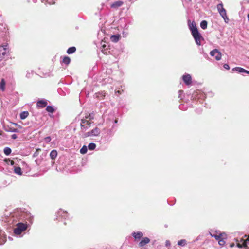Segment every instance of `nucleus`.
Wrapping results in <instances>:
<instances>
[{"label":"nucleus","mask_w":249,"mask_h":249,"mask_svg":"<svg viewBox=\"0 0 249 249\" xmlns=\"http://www.w3.org/2000/svg\"><path fill=\"white\" fill-rule=\"evenodd\" d=\"M28 225L27 223H18L16 224V227L14 229V233L17 235H20L23 231L27 229Z\"/></svg>","instance_id":"f257e3e1"},{"label":"nucleus","mask_w":249,"mask_h":249,"mask_svg":"<svg viewBox=\"0 0 249 249\" xmlns=\"http://www.w3.org/2000/svg\"><path fill=\"white\" fill-rule=\"evenodd\" d=\"M217 9L220 16L223 18L225 22L226 23H228L229 22V19L227 16L226 10L223 8V5L222 3L217 4Z\"/></svg>","instance_id":"f03ea898"},{"label":"nucleus","mask_w":249,"mask_h":249,"mask_svg":"<svg viewBox=\"0 0 249 249\" xmlns=\"http://www.w3.org/2000/svg\"><path fill=\"white\" fill-rule=\"evenodd\" d=\"M101 132L100 129L96 127L90 131L87 132L84 134V137H96L99 135Z\"/></svg>","instance_id":"7ed1b4c3"},{"label":"nucleus","mask_w":249,"mask_h":249,"mask_svg":"<svg viewBox=\"0 0 249 249\" xmlns=\"http://www.w3.org/2000/svg\"><path fill=\"white\" fill-rule=\"evenodd\" d=\"M93 122L83 119L81 120L80 126L82 131H86L91 127Z\"/></svg>","instance_id":"20e7f679"},{"label":"nucleus","mask_w":249,"mask_h":249,"mask_svg":"<svg viewBox=\"0 0 249 249\" xmlns=\"http://www.w3.org/2000/svg\"><path fill=\"white\" fill-rule=\"evenodd\" d=\"M192 35L194 37L196 44L198 46H200L201 45V41L204 40V38L199 32L198 31L192 34Z\"/></svg>","instance_id":"39448f33"},{"label":"nucleus","mask_w":249,"mask_h":249,"mask_svg":"<svg viewBox=\"0 0 249 249\" xmlns=\"http://www.w3.org/2000/svg\"><path fill=\"white\" fill-rule=\"evenodd\" d=\"M188 25L191 31V34H194L198 31L196 24L194 21L191 22L190 20L188 21Z\"/></svg>","instance_id":"423d86ee"},{"label":"nucleus","mask_w":249,"mask_h":249,"mask_svg":"<svg viewBox=\"0 0 249 249\" xmlns=\"http://www.w3.org/2000/svg\"><path fill=\"white\" fill-rule=\"evenodd\" d=\"M210 54L212 56L214 57L217 61L220 60L221 58V53L217 49L212 50L210 52Z\"/></svg>","instance_id":"0eeeda50"},{"label":"nucleus","mask_w":249,"mask_h":249,"mask_svg":"<svg viewBox=\"0 0 249 249\" xmlns=\"http://www.w3.org/2000/svg\"><path fill=\"white\" fill-rule=\"evenodd\" d=\"M8 52V48L7 45L0 46V58L2 59L6 55Z\"/></svg>","instance_id":"6e6552de"},{"label":"nucleus","mask_w":249,"mask_h":249,"mask_svg":"<svg viewBox=\"0 0 249 249\" xmlns=\"http://www.w3.org/2000/svg\"><path fill=\"white\" fill-rule=\"evenodd\" d=\"M182 79L186 85H190L192 83V77L189 74H185L182 76Z\"/></svg>","instance_id":"1a4fd4ad"},{"label":"nucleus","mask_w":249,"mask_h":249,"mask_svg":"<svg viewBox=\"0 0 249 249\" xmlns=\"http://www.w3.org/2000/svg\"><path fill=\"white\" fill-rule=\"evenodd\" d=\"M56 216V219H57V220L59 219V218L60 217H62V218L65 219L68 216V213L66 211H64L60 209L57 212Z\"/></svg>","instance_id":"9d476101"},{"label":"nucleus","mask_w":249,"mask_h":249,"mask_svg":"<svg viewBox=\"0 0 249 249\" xmlns=\"http://www.w3.org/2000/svg\"><path fill=\"white\" fill-rule=\"evenodd\" d=\"M47 103L46 100L45 99L39 100L37 101L36 105L37 106L41 108H43L47 106Z\"/></svg>","instance_id":"9b49d317"},{"label":"nucleus","mask_w":249,"mask_h":249,"mask_svg":"<svg viewBox=\"0 0 249 249\" xmlns=\"http://www.w3.org/2000/svg\"><path fill=\"white\" fill-rule=\"evenodd\" d=\"M150 242V239L148 237H144L139 243L140 247H143L146 244Z\"/></svg>","instance_id":"f8f14e48"},{"label":"nucleus","mask_w":249,"mask_h":249,"mask_svg":"<svg viewBox=\"0 0 249 249\" xmlns=\"http://www.w3.org/2000/svg\"><path fill=\"white\" fill-rule=\"evenodd\" d=\"M123 3V2L121 1H116L111 5V7L114 8H118L122 6Z\"/></svg>","instance_id":"ddd939ff"},{"label":"nucleus","mask_w":249,"mask_h":249,"mask_svg":"<svg viewBox=\"0 0 249 249\" xmlns=\"http://www.w3.org/2000/svg\"><path fill=\"white\" fill-rule=\"evenodd\" d=\"M242 243H237V246L239 248H243L247 247V242L243 239H241Z\"/></svg>","instance_id":"4468645a"},{"label":"nucleus","mask_w":249,"mask_h":249,"mask_svg":"<svg viewBox=\"0 0 249 249\" xmlns=\"http://www.w3.org/2000/svg\"><path fill=\"white\" fill-rule=\"evenodd\" d=\"M132 236L135 239H140L143 236V233L141 232H134L132 233Z\"/></svg>","instance_id":"2eb2a0df"},{"label":"nucleus","mask_w":249,"mask_h":249,"mask_svg":"<svg viewBox=\"0 0 249 249\" xmlns=\"http://www.w3.org/2000/svg\"><path fill=\"white\" fill-rule=\"evenodd\" d=\"M233 71H236L239 73H245V69L243 68L236 67L232 69Z\"/></svg>","instance_id":"dca6fc26"},{"label":"nucleus","mask_w":249,"mask_h":249,"mask_svg":"<svg viewBox=\"0 0 249 249\" xmlns=\"http://www.w3.org/2000/svg\"><path fill=\"white\" fill-rule=\"evenodd\" d=\"M5 80L2 78L1 79L0 82V89L2 91H4L5 89Z\"/></svg>","instance_id":"f3484780"},{"label":"nucleus","mask_w":249,"mask_h":249,"mask_svg":"<svg viewBox=\"0 0 249 249\" xmlns=\"http://www.w3.org/2000/svg\"><path fill=\"white\" fill-rule=\"evenodd\" d=\"M57 155V152L55 150H53L50 153V156L52 159H54Z\"/></svg>","instance_id":"a211bd4d"},{"label":"nucleus","mask_w":249,"mask_h":249,"mask_svg":"<svg viewBox=\"0 0 249 249\" xmlns=\"http://www.w3.org/2000/svg\"><path fill=\"white\" fill-rule=\"evenodd\" d=\"M76 50V49L75 47H71L68 49L67 51V53L69 54H72L75 53Z\"/></svg>","instance_id":"6ab92c4d"},{"label":"nucleus","mask_w":249,"mask_h":249,"mask_svg":"<svg viewBox=\"0 0 249 249\" xmlns=\"http://www.w3.org/2000/svg\"><path fill=\"white\" fill-rule=\"evenodd\" d=\"M29 115L28 111H23L20 114V118L21 120H24Z\"/></svg>","instance_id":"aec40b11"},{"label":"nucleus","mask_w":249,"mask_h":249,"mask_svg":"<svg viewBox=\"0 0 249 249\" xmlns=\"http://www.w3.org/2000/svg\"><path fill=\"white\" fill-rule=\"evenodd\" d=\"M46 110L49 113H53L55 109L52 106H47L46 108Z\"/></svg>","instance_id":"412c9836"},{"label":"nucleus","mask_w":249,"mask_h":249,"mask_svg":"<svg viewBox=\"0 0 249 249\" xmlns=\"http://www.w3.org/2000/svg\"><path fill=\"white\" fill-rule=\"evenodd\" d=\"M178 245L184 247L187 244V241L185 239H181L178 241L177 243Z\"/></svg>","instance_id":"4be33fe9"},{"label":"nucleus","mask_w":249,"mask_h":249,"mask_svg":"<svg viewBox=\"0 0 249 249\" xmlns=\"http://www.w3.org/2000/svg\"><path fill=\"white\" fill-rule=\"evenodd\" d=\"M14 173L16 174L21 175H22V172L21 168L18 166L14 168Z\"/></svg>","instance_id":"5701e85b"},{"label":"nucleus","mask_w":249,"mask_h":249,"mask_svg":"<svg viewBox=\"0 0 249 249\" xmlns=\"http://www.w3.org/2000/svg\"><path fill=\"white\" fill-rule=\"evenodd\" d=\"M120 38V35H112L111 37V39L112 41L114 42H117L119 41Z\"/></svg>","instance_id":"b1692460"},{"label":"nucleus","mask_w":249,"mask_h":249,"mask_svg":"<svg viewBox=\"0 0 249 249\" xmlns=\"http://www.w3.org/2000/svg\"><path fill=\"white\" fill-rule=\"evenodd\" d=\"M62 62L64 64H65L66 65H68V64H70V63L71 62V59L68 56H64Z\"/></svg>","instance_id":"393cba45"},{"label":"nucleus","mask_w":249,"mask_h":249,"mask_svg":"<svg viewBox=\"0 0 249 249\" xmlns=\"http://www.w3.org/2000/svg\"><path fill=\"white\" fill-rule=\"evenodd\" d=\"M3 152H4V153L6 156H8L11 154L12 150H11V149L10 148H9V147H6L4 148Z\"/></svg>","instance_id":"a878e982"},{"label":"nucleus","mask_w":249,"mask_h":249,"mask_svg":"<svg viewBox=\"0 0 249 249\" xmlns=\"http://www.w3.org/2000/svg\"><path fill=\"white\" fill-rule=\"evenodd\" d=\"M96 147V144L93 142L89 143L88 146L89 149L90 150H94L95 149Z\"/></svg>","instance_id":"bb28decb"},{"label":"nucleus","mask_w":249,"mask_h":249,"mask_svg":"<svg viewBox=\"0 0 249 249\" xmlns=\"http://www.w3.org/2000/svg\"><path fill=\"white\" fill-rule=\"evenodd\" d=\"M208 23L206 20H203L200 23V27L202 29H206L207 27Z\"/></svg>","instance_id":"cd10ccee"},{"label":"nucleus","mask_w":249,"mask_h":249,"mask_svg":"<svg viewBox=\"0 0 249 249\" xmlns=\"http://www.w3.org/2000/svg\"><path fill=\"white\" fill-rule=\"evenodd\" d=\"M80 152L81 154H86L87 152V147L86 145H83L80 149Z\"/></svg>","instance_id":"c85d7f7f"},{"label":"nucleus","mask_w":249,"mask_h":249,"mask_svg":"<svg viewBox=\"0 0 249 249\" xmlns=\"http://www.w3.org/2000/svg\"><path fill=\"white\" fill-rule=\"evenodd\" d=\"M101 45L102 47V51L103 53H106L104 52L105 51H106V49H107V45L105 44V42H101Z\"/></svg>","instance_id":"c756f323"},{"label":"nucleus","mask_w":249,"mask_h":249,"mask_svg":"<svg viewBox=\"0 0 249 249\" xmlns=\"http://www.w3.org/2000/svg\"><path fill=\"white\" fill-rule=\"evenodd\" d=\"M33 74V71H27L26 72V77L28 78H31Z\"/></svg>","instance_id":"7c9ffc66"},{"label":"nucleus","mask_w":249,"mask_h":249,"mask_svg":"<svg viewBox=\"0 0 249 249\" xmlns=\"http://www.w3.org/2000/svg\"><path fill=\"white\" fill-rule=\"evenodd\" d=\"M94 118V114L93 113L89 114V117H86V119H89L90 120L93 119Z\"/></svg>","instance_id":"2f4dec72"},{"label":"nucleus","mask_w":249,"mask_h":249,"mask_svg":"<svg viewBox=\"0 0 249 249\" xmlns=\"http://www.w3.org/2000/svg\"><path fill=\"white\" fill-rule=\"evenodd\" d=\"M7 131L10 132H18V130L17 128H10L9 130H7Z\"/></svg>","instance_id":"473e14b6"},{"label":"nucleus","mask_w":249,"mask_h":249,"mask_svg":"<svg viewBox=\"0 0 249 249\" xmlns=\"http://www.w3.org/2000/svg\"><path fill=\"white\" fill-rule=\"evenodd\" d=\"M165 246L167 248H168V249H169L170 248V247H171V243H170L169 240H167L165 241Z\"/></svg>","instance_id":"72a5a7b5"},{"label":"nucleus","mask_w":249,"mask_h":249,"mask_svg":"<svg viewBox=\"0 0 249 249\" xmlns=\"http://www.w3.org/2000/svg\"><path fill=\"white\" fill-rule=\"evenodd\" d=\"M51 140V138L50 136L46 137L44 138V141L46 143L49 142Z\"/></svg>","instance_id":"f704fd0d"},{"label":"nucleus","mask_w":249,"mask_h":249,"mask_svg":"<svg viewBox=\"0 0 249 249\" xmlns=\"http://www.w3.org/2000/svg\"><path fill=\"white\" fill-rule=\"evenodd\" d=\"M218 243L220 245H223L225 243V242L224 241V240L221 239L219 240Z\"/></svg>","instance_id":"c9c22d12"},{"label":"nucleus","mask_w":249,"mask_h":249,"mask_svg":"<svg viewBox=\"0 0 249 249\" xmlns=\"http://www.w3.org/2000/svg\"><path fill=\"white\" fill-rule=\"evenodd\" d=\"M127 34H128L127 32H126L125 31H124L122 32V35L124 37H126L127 36Z\"/></svg>","instance_id":"e433bc0d"},{"label":"nucleus","mask_w":249,"mask_h":249,"mask_svg":"<svg viewBox=\"0 0 249 249\" xmlns=\"http://www.w3.org/2000/svg\"><path fill=\"white\" fill-rule=\"evenodd\" d=\"M183 93V90H180L178 91V98H181V95H182V94Z\"/></svg>","instance_id":"4c0bfd02"},{"label":"nucleus","mask_w":249,"mask_h":249,"mask_svg":"<svg viewBox=\"0 0 249 249\" xmlns=\"http://www.w3.org/2000/svg\"><path fill=\"white\" fill-rule=\"evenodd\" d=\"M223 67L225 69H227V70H229L230 69V67L229 66L228 64H225L224 65H223Z\"/></svg>","instance_id":"58836bf2"},{"label":"nucleus","mask_w":249,"mask_h":249,"mask_svg":"<svg viewBox=\"0 0 249 249\" xmlns=\"http://www.w3.org/2000/svg\"><path fill=\"white\" fill-rule=\"evenodd\" d=\"M17 138V136L16 134H14L11 135V138L12 139H16Z\"/></svg>","instance_id":"ea45409f"},{"label":"nucleus","mask_w":249,"mask_h":249,"mask_svg":"<svg viewBox=\"0 0 249 249\" xmlns=\"http://www.w3.org/2000/svg\"><path fill=\"white\" fill-rule=\"evenodd\" d=\"M220 235H221V234H220V235H218V236H216V235L213 236V235H212V236H213V237H214L215 238V239L217 240V239H218L219 238H220Z\"/></svg>","instance_id":"a19ab883"},{"label":"nucleus","mask_w":249,"mask_h":249,"mask_svg":"<svg viewBox=\"0 0 249 249\" xmlns=\"http://www.w3.org/2000/svg\"><path fill=\"white\" fill-rule=\"evenodd\" d=\"M37 151H38V149H37L36 151L34 153V154L33 155L34 157H36V156H37V155H38Z\"/></svg>","instance_id":"79ce46f5"},{"label":"nucleus","mask_w":249,"mask_h":249,"mask_svg":"<svg viewBox=\"0 0 249 249\" xmlns=\"http://www.w3.org/2000/svg\"><path fill=\"white\" fill-rule=\"evenodd\" d=\"M245 73L249 74V71H247V70H245Z\"/></svg>","instance_id":"37998d69"},{"label":"nucleus","mask_w":249,"mask_h":249,"mask_svg":"<svg viewBox=\"0 0 249 249\" xmlns=\"http://www.w3.org/2000/svg\"><path fill=\"white\" fill-rule=\"evenodd\" d=\"M116 93H118L119 94H121V91L120 90H117L116 91Z\"/></svg>","instance_id":"c03bdc74"},{"label":"nucleus","mask_w":249,"mask_h":249,"mask_svg":"<svg viewBox=\"0 0 249 249\" xmlns=\"http://www.w3.org/2000/svg\"><path fill=\"white\" fill-rule=\"evenodd\" d=\"M117 122H118L117 120H115L114 121V124H116V123H117Z\"/></svg>","instance_id":"a18cd8bd"},{"label":"nucleus","mask_w":249,"mask_h":249,"mask_svg":"<svg viewBox=\"0 0 249 249\" xmlns=\"http://www.w3.org/2000/svg\"><path fill=\"white\" fill-rule=\"evenodd\" d=\"M234 244H231L230 247H232L234 246Z\"/></svg>","instance_id":"49530a36"},{"label":"nucleus","mask_w":249,"mask_h":249,"mask_svg":"<svg viewBox=\"0 0 249 249\" xmlns=\"http://www.w3.org/2000/svg\"><path fill=\"white\" fill-rule=\"evenodd\" d=\"M248 20L249 21V13L248 14Z\"/></svg>","instance_id":"de8ad7c7"},{"label":"nucleus","mask_w":249,"mask_h":249,"mask_svg":"<svg viewBox=\"0 0 249 249\" xmlns=\"http://www.w3.org/2000/svg\"><path fill=\"white\" fill-rule=\"evenodd\" d=\"M1 231H2L1 230H0V236L1 235Z\"/></svg>","instance_id":"09e8293b"},{"label":"nucleus","mask_w":249,"mask_h":249,"mask_svg":"<svg viewBox=\"0 0 249 249\" xmlns=\"http://www.w3.org/2000/svg\"><path fill=\"white\" fill-rule=\"evenodd\" d=\"M109 133H110V134H111V133H112V132H111V130H109Z\"/></svg>","instance_id":"8fccbe9b"},{"label":"nucleus","mask_w":249,"mask_h":249,"mask_svg":"<svg viewBox=\"0 0 249 249\" xmlns=\"http://www.w3.org/2000/svg\"><path fill=\"white\" fill-rule=\"evenodd\" d=\"M9 239L10 240H12V238H11V237H9Z\"/></svg>","instance_id":"3c124183"},{"label":"nucleus","mask_w":249,"mask_h":249,"mask_svg":"<svg viewBox=\"0 0 249 249\" xmlns=\"http://www.w3.org/2000/svg\"><path fill=\"white\" fill-rule=\"evenodd\" d=\"M89 117V114L86 115L85 116V117Z\"/></svg>","instance_id":"603ef678"},{"label":"nucleus","mask_w":249,"mask_h":249,"mask_svg":"<svg viewBox=\"0 0 249 249\" xmlns=\"http://www.w3.org/2000/svg\"><path fill=\"white\" fill-rule=\"evenodd\" d=\"M115 126H113L112 129H113L114 128Z\"/></svg>","instance_id":"864d4df0"}]
</instances>
